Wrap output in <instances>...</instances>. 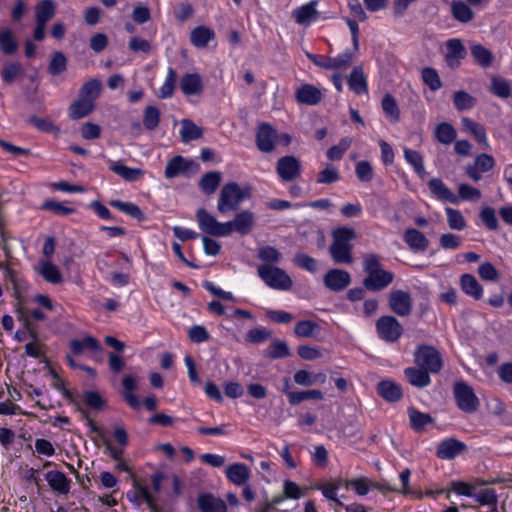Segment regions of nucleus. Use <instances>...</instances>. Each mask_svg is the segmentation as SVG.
Instances as JSON below:
<instances>
[{
	"label": "nucleus",
	"mask_w": 512,
	"mask_h": 512,
	"mask_svg": "<svg viewBox=\"0 0 512 512\" xmlns=\"http://www.w3.org/2000/svg\"><path fill=\"white\" fill-rule=\"evenodd\" d=\"M258 275L272 289L289 290L292 287V279L279 267L261 265L258 267Z\"/></svg>",
	"instance_id": "20e7f679"
},
{
	"label": "nucleus",
	"mask_w": 512,
	"mask_h": 512,
	"mask_svg": "<svg viewBox=\"0 0 512 512\" xmlns=\"http://www.w3.org/2000/svg\"><path fill=\"white\" fill-rule=\"evenodd\" d=\"M435 137L445 145L452 143L456 138V131L449 123L442 122L435 128Z\"/></svg>",
	"instance_id": "c03bdc74"
},
{
	"label": "nucleus",
	"mask_w": 512,
	"mask_h": 512,
	"mask_svg": "<svg viewBox=\"0 0 512 512\" xmlns=\"http://www.w3.org/2000/svg\"><path fill=\"white\" fill-rule=\"evenodd\" d=\"M422 79L424 83L433 91L441 88L442 83L437 71L433 68L426 67L422 70Z\"/></svg>",
	"instance_id": "052dcab7"
},
{
	"label": "nucleus",
	"mask_w": 512,
	"mask_h": 512,
	"mask_svg": "<svg viewBox=\"0 0 512 512\" xmlns=\"http://www.w3.org/2000/svg\"><path fill=\"white\" fill-rule=\"evenodd\" d=\"M454 105L458 110L470 109L475 105V98L465 91H457L454 94Z\"/></svg>",
	"instance_id": "e2e57ef3"
},
{
	"label": "nucleus",
	"mask_w": 512,
	"mask_h": 512,
	"mask_svg": "<svg viewBox=\"0 0 512 512\" xmlns=\"http://www.w3.org/2000/svg\"><path fill=\"white\" fill-rule=\"evenodd\" d=\"M176 83V72L169 68L163 85L159 88L157 96L161 99L169 98L173 95Z\"/></svg>",
	"instance_id": "de8ad7c7"
},
{
	"label": "nucleus",
	"mask_w": 512,
	"mask_h": 512,
	"mask_svg": "<svg viewBox=\"0 0 512 512\" xmlns=\"http://www.w3.org/2000/svg\"><path fill=\"white\" fill-rule=\"evenodd\" d=\"M429 372L422 368L408 367L404 370V374L409 383L415 387L423 388L430 384Z\"/></svg>",
	"instance_id": "2f4dec72"
},
{
	"label": "nucleus",
	"mask_w": 512,
	"mask_h": 512,
	"mask_svg": "<svg viewBox=\"0 0 512 512\" xmlns=\"http://www.w3.org/2000/svg\"><path fill=\"white\" fill-rule=\"evenodd\" d=\"M229 235L232 232H237L241 235H246L251 232L255 224V216L248 210L237 213L233 220L226 222Z\"/></svg>",
	"instance_id": "f8f14e48"
},
{
	"label": "nucleus",
	"mask_w": 512,
	"mask_h": 512,
	"mask_svg": "<svg viewBox=\"0 0 512 512\" xmlns=\"http://www.w3.org/2000/svg\"><path fill=\"white\" fill-rule=\"evenodd\" d=\"M182 142L188 143L193 140L200 139L203 136V129L196 125L190 119L181 120V128L179 131Z\"/></svg>",
	"instance_id": "7c9ffc66"
},
{
	"label": "nucleus",
	"mask_w": 512,
	"mask_h": 512,
	"mask_svg": "<svg viewBox=\"0 0 512 512\" xmlns=\"http://www.w3.org/2000/svg\"><path fill=\"white\" fill-rule=\"evenodd\" d=\"M333 242L330 246V254L336 264H351L352 244L356 238V232L352 228L342 227L335 229L332 233Z\"/></svg>",
	"instance_id": "f257e3e1"
},
{
	"label": "nucleus",
	"mask_w": 512,
	"mask_h": 512,
	"mask_svg": "<svg viewBox=\"0 0 512 512\" xmlns=\"http://www.w3.org/2000/svg\"><path fill=\"white\" fill-rule=\"evenodd\" d=\"M405 160L414 168L415 172L420 176L424 177L425 168L423 158L418 151L405 148L404 149Z\"/></svg>",
	"instance_id": "a18cd8bd"
},
{
	"label": "nucleus",
	"mask_w": 512,
	"mask_h": 512,
	"mask_svg": "<svg viewBox=\"0 0 512 512\" xmlns=\"http://www.w3.org/2000/svg\"><path fill=\"white\" fill-rule=\"evenodd\" d=\"M471 55L482 67L490 66L493 60L492 53L480 44H473L471 46Z\"/></svg>",
	"instance_id": "49530a36"
},
{
	"label": "nucleus",
	"mask_w": 512,
	"mask_h": 512,
	"mask_svg": "<svg viewBox=\"0 0 512 512\" xmlns=\"http://www.w3.org/2000/svg\"><path fill=\"white\" fill-rule=\"evenodd\" d=\"M466 450V445L455 438L442 441L437 447V456L441 459H453Z\"/></svg>",
	"instance_id": "6ab92c4d"
},
{
	"label": "nucleus",
	"mask_w": 512,
	"mask_h": 512,
	"mask_svg": "<svg viewBox=\"0 0 512 512\" xmlns=\"http://www.w3.org/2000/svg\"><path fill=\"white\" fill-rule=\"evenodd\" d=\"M460 286L466 295L474 298L475 300H480L483 297V287L477 281L475 276L471 274H463L461 276Z\"/></svg>",
	"instance_id": "bb28decb"
},
{
	"label": "nucleus",
	"mask_w": 512,
	"mask_h": 512,
	"mask_svg": "<svg viewBox=\"0 0 512 512\" xmlns=\"http://www.w3.org/2000/svg\"><path fill=\"white\" fill-rule=\"evenodd\" d=\"M428 187L435 199L452 204L459 203V197L454 194L441 179L432 178L428 182Z\"/></svg>",
	"instance_id": "dca6fc26"
},
{
	"label": "nucleus",
	"mask_w": 512,
	"mask_h": 512,
	"mask_svg": "<svg viewBox=\"0 0 512 512\" xmlns=\"http://www.w3.org/2000/svg\"><path fill=\"white\" fill-rule=\"evenodd\" d=\"M95 108V104L81 96L74 101L69 108V115L72 119H80L89 115Z\"/></svg>",
	"instance_id": "473e14b6"
},
{
	"label": "nucleus",
	"mask_w": 512,
	"mask_h": 512,
	"mask_svg": "<svg viewBox=\"0 0 512 512\" xmlns=\"http://www.w3.org/2000/svg\"><path fill=\"white\" fill-rule=\"evenodd\" d=\"M55 4L51 0H43L35 7L36 23L47 24L55 14Z\"/></svg>",
	"instance_id": "4c0bfd02"
},
{
	"label": "nucleus",
	"mask_w": 512,
	"mask_h": 512,
	"mask_svg": "<svg viewBox=\"0 0 512 512\" xmlns=\"http://www.w3.org/2000/svg\"><path fill=\"white\" fill-rule=\"evenodd\" d=\"M39 272L42 277L49 283L59 284L62 282V275L58 267L50 261L41 262Z\"/></svg>",
	"instance_id": "ea45409f"
},
{
	"label": "nucleus",
	"mask_w": 512,
	"mask_h": 512,
	"mask_svg": "<svg viewBox=\"0 0 512 512\" xmlns=\"http://www.w3.org/2000/svg\"><path fill=\"white\" fill-rule=\"evenodd\" d=\"M352 144V138L344 137L342 138L337 145L332 146L327 150V157L330 160H340L342 159L344 153L350 148Z\"/></svg>",
	"instance_id": "8fccbe9b"
},
{
	"label": "nucleus",
	"mask_w": 512,
	"mask_h": 512,
	"mask_svg": "<svg viewBox=\"0 0 512 512\" xmlns=\"http://www.w3.org/2000/svg\"><path fill=\"white\" fill-rule=\"evenodd\" d=\"M101 89L102 83L97 79H91L83 84L79 96L95 104L96 99L100 96Z\"/></svg>",
	"instance_id": "37998d69"
},
{
	"label": "nucleus",
	"mask_w": 512,
	"mask_h": 512,
	"mask_svg": "<svg viewBox=\"0 0 512 512\" xmlns=\"http://www.w3.org/2000/svg\"><path fill=\"white\" fill-rule=\"evenodd\" d=\"M278 141L277 131L267 123L260 124L256 133V144L260 151L269 153L274 150Z\"/></svg>",
	"instance_id": "9b49d317"
},
{
	"label": "nucleus",
	"mask_w": 512,
	"mask_h": 512,
	"mask_svg": "<svg viewBox=\"0 0 512 512\" xmlns=\"http://www.w3.org/2000/svg\"><path fill=\"white\" fill-rule=\"evenodd\" d=\"M323 398V393L317 389L296 391L295 393L289 394V403L292 405H297L306 400L320 401Z\"/></svg>",
	"instance_id": "79ce46f5"
},
{
	"label": "nucleus",
	"mask_w": 512,
	"mask_h": 512,
	"mask_svg": "<svg viewBox=\"0 0 512 512\" xmlns=\"http://www.w3.org/2000/svg\"><path fill=\"white\" fill-rule=\"evenodd\" d=\"M222 179V174L218 171H212L204 174L199 182V186L206 194L214 193Z\"/></svg>",
	"instance_id": "e433bc0d"
},
{
	"label": "nucleus",
	"mask_w": 512,
	"mask_h": 512,
	"mask_svg": "<svg viewBox=\"0 0 512 512\" xmlns=\"http://www.w3.org/2000/svg\"><path fill=\"white\" fill-rule=\"evenodd\" d=\"M70 349L77 356L86 355L91 358H96L102 352L99 341L90 335L71 340Z\"/></svg>",
	"instance_id": "9d476101"
},
{
	"label": "nucleus",
	"mask_w": 512,
	"mask_h": 512,
	"mask_svg": "<svg viewBox=\"0 0 512 512\" xmlns=\"http://www.w3.org/2000/svg\"><path fill=\"white\" fill-rule=\"evenodd\" d=\"M462 237L450 232L443 233L439 237V245L444 250H454L461 246Z\"/></svg>",
	"instance_id": "bf43d9fd"
},
{
	"label": "nucleus",
	"mask_w": 512,
	"mask_h": 512,
	"mask_svg": "<svg viewBox=\"0 0 512 512\" xmlns=\"http://www.w3.org/2000/svg\"><path fill=\"white\" fill-rule=\"evenodd\" d=\"M446 62L449 67L456 68L465 57V49L459 39H450L446 43Z\"/></svg>",
	"instance_id": "412c9836"
},
{
	"label": "nucleus",
	"mask_w": 512,
	"mask_h": 512,
	"mask_svg": "<svg viewBox=\"0 0 512 512\" xmlns=\"http://www.w3.org/2000/svg\"><path fill=\"white\" fill-rule=\"evenodd\" d=\"M342 480H334L327 482L319 487L325 498L334 501L338 505H343L337 498V490L341 487Z\"/></svg>",
	"instance_id": "6e6d98bb"
},
{
	"label": "nucleus",
	"mask_w": 512,
	"mask_h": 512,
	"mask_svg": "<svg viewBox=\"0 0 512 512\" xmlns=\"http://www.w3.org/2000/svg\"><path fill=\"white\" fill-rule=\"evenodd\" d=\"M122 395L126 403L135 411H140L142 407L141 400L134 394L137 388V379L132 375H125L122 379Z\"/></svg>",
	"instance_id": "f3484780"
},
{
	"label": "nucleus",
	"mask_w": 512,
	"mask_h": 512,
	"mask_svg": "<svg viewBox=\"0 0 512 512\" xmlns=\"http://www.w3.org/2000/svg\"><path fill=\"white\" fill-rule=\"evenodd\" d=\"M391 310L399 316H407L412 310V299L408 292L393 290L389 296Z\"/></svg>",
	"instance_id": "4468645a"
},
{
	"label": "nucleus",
	"mask_w": 512,
	"mask_h": 512,
	"mask_svg": "<svg viewBox=\"0 0 512 512\" xmlns=\"http://www.w3.org/2000/svg\"><path fill=\"white\" fill-rule=\"evenodd\" d=\"M85 403L95 412H102L106 407V399L99 393L90 391L85 394Z\"/></svg>",
	"instance_id": "4d7b16f0"
},
{
	"label": "nucleus",
	"mask_w": 512,
	"mask_h": 512,
	"mask_svg": "<svg viewBox=\"0 0 512 512\" xmlns=\"http://www.w3.org/2000/svg\"><path fill=\"white\" fill-rule=\"evenodd\" d=\"M111 205L113 207L117 208L118 210H120L121 212H124L127 215L132 216L133 218H136V219L144 218V214L141 211V209L137 205H135L131 202H122L120 200H115V201L111 202Z\"/></svg>",
	"instance_id": "5fc2aeb1"
},
{
	"label": "nucleus",
	"mask_w": 512,
	"mask_h": 512,
	"mask_svg": "<svg viewBox=\"0 0 512 512\" xmlns=\"http://www.w3.org/2000/svg\"><path fill=\"white\" fill-rule=\"evenodd\" d=\"M196 219L199 229L209 235L216 237H225L229 235L226 222H219L204 208H199L196 212Z\"/></svg>",
	"instance_id": "423d86ee"
},
{
	"label": "nucleus",
	"mask_w": 512,
	"mask_h": 512,
	"mask_svg": "<svg viewBox=\"0 0 512 512\" xmlns=\"http://www.w3.org/2000/svg\"><path fill=\"white\" fill-rule=\"evenodd\" d=\"M294 382L300 386H312L314 384H324L326 382V375L322 372L313 373L306 369H300L294 374Z\"/></svg>",
	"instance_id": "cd10ccee"
},
{
	"label": "nucleus",
	"mask_w": 512,
	"mask_h": 512,
	"mask_svg": "<svg viewBox=\"0 0 512 512\" xmlns=\"http://www.w3.org/2000/svg\"><path fill=\"white\" fill-rule=\"evenodd\" d=\"M491 89L495 95L501 98H507L511 93L510 83L503 78H493Z\"/></svg>",
	"instance_id": "0e129e2a"
},
{
	"label": "nucleus",
	"mask_w": 512,
	"mask_h": 512,
	"mask_svg": "<svg viewBox=\"0 0 512 512\" xmlns=\"http://www.w3.org/2000/svg\"><path fill=\"white\" fill-rule=\"evenodd\" d=\"M160 122V111L155 106H147L144 110L143 125L147 130H154Z\"/></svg>",
	"instance_id": "3c124183"
},
{
	"label": "nucleus",
	"mask_w": 512,
	"mask_h": 512,
	"mask_svg": "<svg viewBox=\"0 0 512 512\" xmlns=\"http://www.w3.org/2000/svg\"><path fill=\"white\" fill-rule=\"evenodd\" d=\"M276 172L281 181H293L301 174V162L292 155L280 157L276 163Z\"/></svg>",
	"instance_id": "1a4fd4ad"
},
{
	"label": "nucleus",
	"mask_w": 512,
	"mask_h": 512,
	"mask_svg": "<svg viewBox=\"0 0 512 512\" xmlns=\"http://www.w3.org/2000/svg\"><path fill=\"white\" fill-rule=\"evenodd\" d=\"M382 109L387 118L392 122H397L400 117L399 108L395 99L391 95H385L382 99Z\"/></svg>",
	"instance_id": "603ef678"
},
{
	"label": "nucleus",
	"mask_w": 512,
	"mask_h": 512,
	"mask_svg": "<svg viewBox=\"0 0 512 512\" xmlns=\"http://www.w3.org/2000/svg\"><path fill=\"white\" fill-rule=\"evenodd\" d=\"M198 507L201 512H227L226 503L209 493L199 495Z\"/></svg>",
	"instance_id": "b1692460"
},
{
	"label": "nucleus",
	"mask_w": 512,
	"mask_h": 512,
	"mask_svg": "<svg viewBox=\"0 0 512 512\" xmlns=\"http://www.w3.org/2000/svg\"><path fill=\"white\" fill-rule=\"evenodd\" d=\"M446 220L450 229L462 231L467 227V221L462 215L460 210L446 207L445 208Z\"/></svg>",
	"instance_id": "58836bf2"
},
{
	"label": "nucleus",
	"mask_w": 512,
	"mask_h": 512,
	"mask_svg": "<svg viewBox=\"0 0 512 512\" xmlns=\"http://www.w3.org/2000/svg\"><path fill=\"white\" fill-rule=\"evenodd\" d=\"M198 169L199 165L195 161L185 159L182 156H175L168 161L164 174L168 179L179 176L189 177L197 173Z\"/></svg>",
	"instance_id": "0eeeda50"
},
{
	"label": "nucleus",
	"mask_w": 512,
	"mask_h": 512,
	"mask_svg": "<svg viewBox=\"0 0 512 512\" xmlns=\"http://www.w3.org/2000/svg\"><path fill=\"white\" fill-rule=\"evenodd\" d=\"M378 336L386 342H396L403 333L400 322L392 316H382L376 322Z\"/></svg>",
	"instance_id": "6e6552de"
},
{
	"label": "nucleus",
	"mask_w": 512,
	"mask_h": 512,
	"mask_svg": "<svg viewBox=\"0 0 512 512\" xmlns=\"http://www.w3.org/2000/svg\"><path fill=\"white\" fill-rule=\"evenodd\" d=\"M458 197L460 199L464 200H471V201H477L481 198V192L477 188L462 183L458 186Z\"/></svg>",
	"instance_id": "338daca9"
},
{
	"label": "nucleus",
	"mask_w": 512,
	"mask_h": 512,
	"mask_svg": "<svg viewBox=\"0 0 512 512\" xmlns=\"http://www.w3.org/2000/svg\"><path fill=\"white\" fill-rule=\"evenodd\" d=\"M378 394L388 401H397L402 396L401 387L391 380H383L378 384Z\"/></svg>",
	"instance_id": "72a5a7b5"
},
{
	"label": "nucleus",
	"mask_w": 512,
	"mask_h": 512,
	"mask_svg": "<svg viewBox=\"0 0 512 512\" xmlns=\"http://www.w3.org/2000/svg\"><path fill=\"white\" fill-rule=\"evenodd\" d=\"M294 263L310 273H315L318 270V261L304 253L297 254L294 257Z\"/></svg>",
	"instance_id": "680f3d73"
},
{
	"label": "nucleus",
	"mask_w": 512,
	"mask_h": 512,
	"mask_svg": "<svg viewBox=\"0 0 512 512\" xmlns=\"http://www.w3.org/2000/svg\"><path fill=\"white\" fill-rule=\"evenodd\" d=\"M404 241L415 252H424L429 246V240L419 230L409 228L404 233Z\"/></svg>",
	"instance_id": "4be33fe9"
},
{
	"label": "nucleus",
	"mask_w": 512,
	"mask_h": 512,
	"mask_svg": "<svg viewBox=\"0 0 512 512\" xmlns=\"http://www.w3.org/2000/svg\"><path fill=\"white\" fill-rule=\"evenodd\" d=\"M363 268L367 273L363 283L371 291H380L386 288L394 279V275L381 268L379 258L374 254L364 257Z\"/></svg>",
	"instance_id": "f03ea898"
},
{
	"label": "nucleus",
	"mask_w": 512,
	"mask_h": 512,
	"mask_svg": "<svg viewBox=\"0 0 512 512\" xmlns=\"http://www.w3.org/2000/svg\"><path fill=\"white\" fill-rule=\"evenodd\" d=\"M226 476L227 478L234 483L235 485L241 486L246 484V482L250 478V470L249 468L242 463H235L229 465L226 468Z\"/></svg>",
	"instance_id": "393cba45"
},
{
	"label": "nucleus",
	"mask_w": 512,
	"mask_h": 512,
	"mask_svg": "<svg viewBox=\"0 0 512 512\" xmlns=\"http://www.w3.org/2000/svg\"><path fill=\"white\" fill-rule=\"evenodd\" d=\"M18 49V42L13 31L9 28L0 30V50L5 54H13Z\"/></svg>",
	"instance_id": "c9c22d12"
},
{
	"label": "nucleus",
	"mask_w": 512,
	"mask_h": 512,
	"mask_svg": "<svg viewBox=\"0 0 512 512\" xmlns=\"http://www.w3.org/2000/svg\"><path fill=\"white\" fill-rule=\"evenodd\" d=\"M50 488L58 494H68L70 491L71 481L66 475L60 471H49L45 475Z\"/></svg>",
	"instance_id": "5701e85b"
},
{
	"label": "nucleus",
	"mask_w": 512,
	"mask_h": 512,
	"mask_svg": "<svg viewBox=\"0 0 512 512\" xmlns=\"http://www.w3.org/2000/svg\"><path fill=\"white\" fill-rule=\"evenodd\" d=\"M340 179L339 171L331 164H326L324 169L318 173L317 183L331 184Z\"/></svg>",
	"instance_id": "864d4df0"
},
{
	"label": "nucleus",
	"mask_w": 512,
	"mask_h": 512,
	"mask_svg": "<svg viewBox=\"0 0 512 512\" xmlns=\"http://www.w3.org/2000/svg\"><path fill=\"white\" fill-rule=\"evenodd\" d=\"M349 88L356 94H366L368 91L367 78L360 66H356L351 71L348 79Z\"/></svg>",
	"instance_id": "c756f323"
},
{
	"label": "nucleus",
	"mask_w": 512,
	"mask_h": 512,
	"mask_svg": "<svg viewBox=\"0 0 512 512\" xmlns=\"http://www.w3.org/2000/svg\"><path fill=\"white\" fill-rule=\"evenodd\" d=\"M320 331L319 325L311 320L299 321L294 328V333L300 338L315 337Z\"/></svg>",
	"instance_id": "a19ab883"
},
{
	"label": "nucleus",
	"mask_w": 512,
	"mask_h": 512,
	"mask_svg": "<svg viewBox=\"0 0 512 512\" xmlns=\"http://www.w3.org/2000/svg\"><path fill=\"white\" fill-rule=\"evenodd\" d=\"M350 281V274L341 269H331L324 276V285L332 291L344 290Z\"/></svg>",
	"instance_id": "2eb2a0df"
},
{
	"label": "nucleus",
	"mask_w": 512,
	"mask_h": 512,
	"mask_svg": "<svg viewBox=\"0 0 512 512\" xmlns=\"http://www.w3.org/2000/svg\"><path fill=\"white\" fill-rule=\"evenodd\" d=\"M451 9L454 18L460 22L466 23L473 18V11L462 1H454Z\"/></svg>",
	"instance_id": "09e8293b"
},
{
	"label": "nucleus",
	"mask_w": 512,
	"mask_h": 512,
	"mask_svg": "<svg viewBox=\"0 0 512 512\" xmlns=\"http://www.w3.org/2000/svg\"><path fill=\"white\" fill-rule=\"evenodd\" d=\"M455 397L458 406L466 413H472L478 403L477 397L473 390L464 383H457L455 385Z\"/></svg>",
	"instance_id": "ddd939ff"
},
{
	"label": "nucleus",
	"mask_w": 512,
	"mask_h": 512,
	"mask_svg": "<svg viewBox=\"0 0 512 512\" xmlns=\"http://www.w3.org/2000/svg\"><path fill=\"white\" fill-rule=\"evenodd\" d=\"M180 88L185 95H199L203 90L202 79L199 74H185L180 81Z\"/></svg>",
	"instance_id": "a878e982"
},
{
	"label": "nucleus",
	"mask_w": 512,
	"mask_h": 512,
	"mask_svg": "<svg viewBox=\"0 0 512 512\" xmlns=\"http://www.w3.org/2000/svg\"><path fill=\"white\" fill-rule=\"evenodd\" d=\"M372 480L367 477H359L356 479L345 481L346 488L352 487L360 496H364L371 488Z\"/></svg>",
	"instance_id": "13d9d810"
},
{
	"label": "nucleus",
	"mask_w": 512,
	"mask_h": 512,
	"mask_svg": "<svg viewBox=\"0 0 512 512\" xmlns=\"http://www.w3.org/2000/svg\"><path fill=\"white\" fill-rule=\"evenodd\" d=\"M267 355L274 359L284 358L290 355V349L285 342L275 341L269 346Z\"/></svg>",
	"instance_id": "69168bd1"
},
{
	"label": "nucleus",
	"mask_w": 512,
	"mask_h": 512,
	"mask_svg": "<svg viewBox=\"0 0 512 512\" xmlns=\"http://www.w3.org/2000/svg\"><path fill=\"white\" fill-rule=\"evenodd\" d=\"M127 498L140 506L143 502L151 509H156V503L146 486H143L137 479L133 480V490L127 493Z\"/></svg>",
	"instance_id": "a211bd4d"
},
{
	"label": "nucleus",
	"mask_w": 512,
	"mask_h": 512,
	"mask_svg": "<svg viewBox=\"0 0 512 512\" xmlns=\"http://www.w3.org/2000/svg\"><path fill=\"white\" fill-rule=\"evenodd\" d=\"M316 6L317 2L311 1L295 9L293 11V17L295 18L296 22L300 25H309L316 19Z\"/></svg>",
	"instance_id": "c85d7f7f"
},
{
	"label": "nucleus",
	"mask_w": 512,
	"mask_h": 512,
	"mask_svg": "<svg viewBox=\"0 0 512 512\" xmlns=\"http://www.w3.org/2000/svg\"><path fill=\"white\" fill-rule=\"evenodd\" d=\"M416 364L431 373H437L442 368V358L438 350L432 346H420L414 354Z\"/></svg>",
	"instance_id": "39448f33"
},
{
	"label": "nucleus",
	"mask_w": 512,
	"mask_h": 512,
	"mask_svg": "<svg viewBox=\"0 0 512 512\" xmlns=\"http://www.w3.org/2000/svg\"><path fill=\"white\" fill-rule=\"evenodd\" d=\"M215 37V33L212 29L199 26L192 30L190 40L196 47L203 48L207 46L210 40Z\"/></svg>",
	"instance_id": "f704fd0d"
},
{
	"label": "nucleus",
	"mask_w": 512,
	"mask_h": 512,
	"mask_svg": "<svg viewBox=\"0 0 512 512\" xmlns=\"http://www.w3.org/2000/svg\"><path fill=\"white\" fill-rule=\"evenodd\" d=\"M250 194L249 188H241L235 182L226 183L220 191L217 209L222 214L235 211Z\"/></svg>",
	"instance_id": "7ed1b4c3"
},
{
	"label": "nucleus",
	"mask_w": 512,
	"mask_h": 512,
	"mask_svg": "<svg viewBox=\"0 0 512 512\" xmlns=\"http://www.w3.org/2000/svg\"><path fill=\"white\" fill-rule=\"evenodd\" d=\"M355 173L362 182H370L373 178V168L368 161H359L356 164Z\"/></svg>",
	"instance_id": "774afa93"
},
{
	"label": "nucleus",
	"mask_w": 512,
	"mask_h": 512,
	"mask_svg": "<svg viewBox=\"0 0 512 512\" xmlns=\"http://www.w3.org/2000/svg\"><path fill=\"white\" fill-rule=\"evenodd\" d=\"M295 96L299 103L313 106L321 101L322 92L314 85L302 84L296 90Z\"/></svg>",
	"instance_id": "aec40b11"
}]
</instances>
